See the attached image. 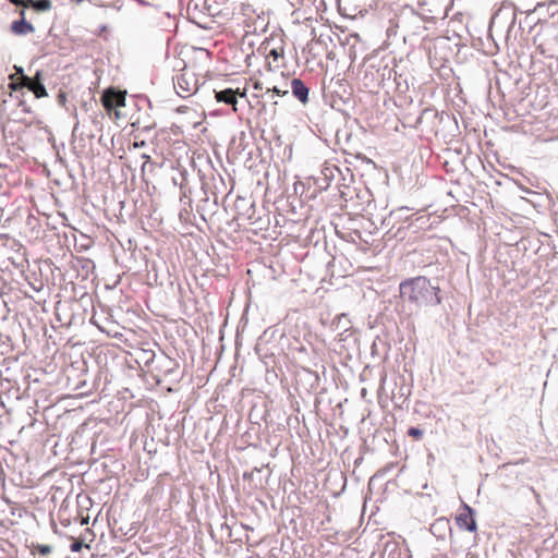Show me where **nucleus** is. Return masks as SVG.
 <instances>
[{
	"instance_id": "12",
	"label": "nucleus",
	"mask_w": 558,
	"mask_h": 558,
	"mask_svg": "<svg viewBox=\"0 0 558 558\" xmlns=\"http://www.w3.org/2000/svg\"><path fill=\"white\" fill-rule=\"evenodd\" d=\"M216 99L227 105L234 106L236 104V94L233 89L227 88L220 92H216Z\"/></svg>"
},
{
	"instance_id": "6",
	"label": "nucleus",
	"mask_w": 558,
	"mask_h": 558,
	"mask_svg": "<svg viewBox=\"0 0 558 558\" xmlns=\"http://www.w3.org/2000/svg\"><path fill=\"white\" fill-rule=\"evenodd\" d=\"M235 209L238 210V216L244 218L251 222H255L254 214H255V204L250 202L244 197H238L234 203Z\"/></svg>"
},
{
	"instance_id": "26",
	"label": "nucleus",
	"mask_w": 558,
	"mask_h": 558,
	"mask_svg": "<svg viewBox=\"0 0 558 558\" xmlns=\"http://www.w3.org/2000/svg\"><path fill=\"white\" fill-rule=\"evenodd\" d=\"M5 104H7V99H5V98H3V99L1 100V104H0V109H1V110H4V109H5Z\"/></svg>"
},
{
	"instance_id": "8",
	"label": "nucleus",
	"mask_w": 558,
	"mask_h": 558,
	"mask_svg": "<svg viewBox=\"0 0 558 558\" xmlns=\"http://www.w3.org/2000/svg\"><path fill=\"white\" fill-rule=\"evenodd\" d=\"M291 92L292 95L302 104L306 105L308 102L310 88L304 84V82L300 78H292L291 81Z\"/></svg>"
},
{
	"instance_id": "28",
	"label": "nucleus",
	"mask_w": 558,
	"mask_h": 558,
	"mask_svg": "<svg viewBox=\"0 0 558 558\" xmlns=\"http://www.w3.org/2000/svg\"><path fill=\"white\" fill-rule=\"evenodd\" d=\"M337 319L340 324L342 319H347V316L344 314H342V315L338 316Z\"/></svg>"
},
{
	"instance_id": "9",
	"label": "nucleus",
	"mask_w": 558,
	"mask_h": 558,
	"mask_svg": "<svg viewBox=\"0 0 558 558\" xmlns=\"http://www.w3.org/2000/svg\"><path fill=\"white\" fill-rule=\"evenodd\" d=\"M206 193V191H204ZM202 198L197 205V211L201 213L202 217L205 219L206 215H214L216 208L218 207V195L213 192V202L210 203L209 196Z\"/></svg>"
},
{
	"instance_id": "7",
	"label": "nucleus",
	"mask_w": 558,
	"mask_h": 558,
	"mask_svg": "<svg viewBox=\"0 0 558 558\" xmlns=\"http://www.w3.org/2000/svg\"><path fill=\"white\" fill-rule=\"evenodd\" d=\"M430 533L437 537L438 539H445L448 533L451 534L452 529L450 525V521L447 518H438L436 519L429 527Z\"/></svg>"
},
{
	"instance_id": "33",
	"label": "nucleus",
	"mask_w": 558,
	"mask_h": 558,
	"mask_svg": "<svg viewBox=\"0 0 558 558\" xmlns=\"http://www.w3.org/2000/svg\"><path fill=\"white\" fill-rule=\"evenodd\" d=\"M111 8H114V9H117V10H120V7L114 5V4H111Z\"/></svg>"
},
{
	"instance_id": "17",
	"label": "nucleus",
	"mask_w": 558,
	"mask_h": 558,
	"mask_svg": "<svg viewBox=\"0 0 558 558\" xmlns=\"http://www.w3.org/2000/svg\"><path fill=\"white\" fill-rule=\"evenodd\" d=\"M282 57V49L272 48L267 54V58H272L274 61H277Z\"/></svg>"
},
{
	"instance_id": "23",
	"label": "nucleus",
	"mask_w": 558,
	"mask_h": 558,
	"mask_svg": "<svg viewBox=\"0 0 558 558\" xmlns=\"http://www.w3.org/2000/svg\"><path fill=\"white\" fill-rule=\"evenodd\" d=\"M317 184H318L319 189H327L329 185V180L324 181L323 178H319L317 180Z\"/></svg>"
},
{
	"instance_id": "31",
	"label": "nucleus",
	"mask_w": 558,
	"mask_h": 558,
	"mask_svg": "<svg viewBox=\"0 0 558 558\" xmlns=\"http://www.w3.org/2000/svg\"><path fill=\"white\" fill-rule=\"evenodd\" d=\"M75 3L80 4L82 3L84 0H73Z\"/></svg>"
},
{
	"instance_id": "18",
	"label": "nucleus",
	"mask_w": 558,
	"mask_h": 558,
	"mask_svg": "<svg viewBox=\"0 0 558 558\" xmlns=\"http://www.w3.org/2000/svg\"><path fill=\"white\" fill-rule=\"evenodd\" d=\"M85 546V544L83 543V541L81 539H74L71 545H70V549L74 553H77L80 551L83 547Z\"/></svg>"
},
{
	"instance_id": "25",
	"label": "nucleus",
	"mask_w": 558,
	"mask_h": 558,
	"mask_svg": "<svg viewBox=\"0 0 558 558\" xmlns=\"http://www.w3.org/2000/svg\"><path fill=\"white\" fill-rule=\"evenodd\" d=\"M254 88L257 89V90H260L263 87H262V83L259 82H255L254 83Z\"/></svg>"
},
{
	"instance_id": "19",
	"label": "nucleus",
	"mask_w": 558,
	"mask_h": 558,
	"mask_svg": "<svg viewBox=\"0 0 558 558\" xmlns=\"http://www.w3.org/2000/svg\"><path fill=\"white\" fill-rule=\"evenodd\" d=\"M8 88L11 90L9 94L10 97L13 96V93H22L23 94V92L19 88L17 84L14 82H10L8 84Z\"/></svg>"
},
{
	"instance_id": "14",
	"label": "nucleus",
	"mask_w": 558,
	"mask_h": 558,
	"mask_svg": "<svg viewBox=\"0 0 558 558\" xmlns=\"http://www.w3.org/2000/svg\"><path fill=\"white\" fill-rule=\"evenodd\" d=\"M35 551L40 556H47L52 551V546L46 544H38L34 546Z\"/></svg>"
},
{
	"instance_id": "5",
	"label": "nucleus",
	"mask_w": 558,
	"mask_h": 558,
	"mask_svg": "<svg viewBox=\"0 0 558 558\" xmlns=\"http://www.w3.org/2000/svg\"><path fill=\"white\" fill-rule=\"evenodd\" d=\"M101 104L106 110L110 111L114 108L122 107L125 104L124 94L112 88L105 90L101 96Z\"/></svg>"
},
{
	"instance_id": "1",
	"label": "nucleus",
	"mask_w": 558,
	"mask_h": 558,
	"mask_svg": "<svg viewBox=\"0 0 558 558\" xmlns=\"http://www.w3.org/2000/svg\"><path fill=\"white\" fill-rule=\"evenodd\" d=\"M399 292L404 302H409L418 308L436 306L442 301L439 287L433 284L432 281L424 276H417L401 281Z\"/></svg>"
},
{
	"instance_id": "32",
	"label": "nucleus",
	"mask_w": 558,
	"mask_h": 558,
	"mask_svg": "<svg viewBox=\"0 0 558 558\" xmlns=\"http://www.w3.org/2000/svg\"><path fill=\"white\" fill-rule=\"evenodd\" d=\"M111 8H114V9H117V10H120V7L114 5V4H111Z\"/></svg>"
},
{
	"instance_id": "15",
	"label": "nucleus",
	"mask_w": 558,
	"mask_h": 558,
	"mask_svg": "<svg viewBox=\"0 0 558 558\" xmlns=\"http://www.w3.org/2000/svg\"><path fill=\"white\" fill-rule=\"evenodd\" d=\"M408 435L416 440H420L423 437V430L418 427H410L408 429Z\"/></svg>"
},
{
	"instance_id": "21",
	"label": "nucleus",
	"mask_w": 558,
	"mask_h": 558,
	"mask_svg": "<svg viewBox=\"0 0 558 558\" xmlns=\"http://www.w3.org/2000/svg\"><path fill=\"white\" fill-rule=\"evenodd\" d=\"M11 2L17 7H29L27 0H11Z\"/></svg>"
},
{
	"instance_id": "2",
	"label": "nucleus",
	"mask_w": 558,
	"mask_h": 558,
	"mask_svg": "<svg viewBox=\"0 0 558 558\" xmlns=\"http://www.w3.org/2000/svg\"><path fill=\"white\" fill-rule=\"evenodd\" d=\"M145 354L149 355V359L145 361V366L149 367L150 372H157L155 375L157 381H160V376L169 377L179 368V363L163 352L158 355L155 352H146Z\"/></svg>"
},
{
	"instance_id": "11",
	"label": "nucleus",
	"mask_w": 558,
	"mask_h": 558,
	"mask_svg": "<svg viewBox=\"0 0 558 558\" xmlns=\"http://www.w3.org/2000/svg\"><path fill=\"white\" fill-rule=\"evenodd\" d=\"M27 88L35 95L36 98L46 97L48 95L45 85L40 81L39 72H37L33 78L27 77Z\"/></svg>"
},
{
	"instance_id": "16",
	"label": "nucleus",
	"mask_w": 558,
	"mask_h": 558,
	"mask_svg": "<svg viewBox=\"0 0 558 558\" xmlns=\"http://www.w3.org/2000/svg\"><path fill=\"white\" fill-rule=\"evenodd\" d=\"M270 93L274 94V95L283 97V96H287L289 94V90L288 89H280L277 86H274L272 88H267L266 95H268Z\"/></svg>"
},
{
	"instance_id": "10",
	"label": "nucleus",
	"mask_w": 558,
	"mask_h": 558,
	"mask_svg": "<svg viewBox=\"0 0 558 558\" xmlns=\"http://www.w3.org/2000/svg\"><path fill=\"white\" fill-rule=\"evenodd\" d=\"M24 15H25V12H24V10H22L21 11L22 19L17 20V21H14L11 24V32L13 34L23 36V35H27L29 33H33L35 31V27L33 26V24L27 22L25 20Z\"/></svg>"
},
{
	"instance_id": "13",
	"label": "nucleus",
	"mask_w": 558,
	"mask_h": 558,
	"mask_svg": "<svg viewBox=\"0 0 558 558\" xmlns=\"http://www.w3.org/2000/svg\"><path fill=\"white\" fill-rule=\"evenodd\" d=\"M29 7L38 12L49 11L52 7L51 0H27Z\"/></svg>"
},
{
	"instance_id": "22",
	"label": "nucleus",
	"mask_w": 558,
	"mask_h": 558,
	"mask_svg": "<svg viewBox=\"0 0 558 558\" xmlns=\"http://www.w3.org/2000/svg\"><path fill=\"white\" fill-rule=\"evenodd\" d=\"M548 8L553 10L551 15H554L556 12H558V2L557 1H550L548 3Z\"/></svg>"
},
{
	"instance_id": "4",
	"label": "nucleus",
	"mask_w": 558,
	"mask_h": 558,
	"mask_svg": "<svg viewBox=\"0 0 558 558\" xmlns=\"http://www.w3.org/2000/svg\"><path fill=\"white\" fill-rule=\"evenodd\" d=\"M456 521L460 529L469 532H475L477 530V524L474 519V510L465 502L462 504V511L458 514Z\"/></svg>"
},
{
	"instance_id": "27",
	"label": "nucleus",
	"mask_w": 558,
	"mask_h": 558,
	"mask_svg": "<svg viewBox=\"0 0 558 558\" xmlns=\"http://www.w3.org/2000/svg\"><path fill=\"white\" fill-rule=\"evenodd\" d=\"M137 3H140L141 5H148V2H146L145 0H135Z\"/></svg>"
},
{
	"instance_id": "30",
	"label": "nucleus",
	"mask_w": 558,
	"mask_h": 558,
	"mask_svg": "<svg viewBox=\"0 0 558 558\" xmlns=\"http://www.w3.org/2000/svg\"><path fill=\"white\" fill-rule=\"evenodd\" d=\"M543 7H544V4H543V3H537V5L535 7V9H534V10L536 11V10H538V9L543 8Z\"/></svg>"
},
{
	"instance_id": "24",
	"label": "nucleus",
	"mask_w": 558,
	"mask_h": 558,
	"mask_svg": "<svg viewBox=\"0 0 558 558\" xmlns=\"http://www.w3.org/2000/svg\"><path fill=\"white\" fill-rule=\"evenodd\" d=\"M82 267H83L84 269L88 270L89 268H93V267H94V264H93V262H92V260H89V259H85V260H83V265H82Z\"/></svg>"
},
{
	"instance_id": "3",
	"label": "nucleus",
	"mask_w": 558,
	"mask_h": 558,
	"mask_svg": "<svg viewBox=\"0 0 558 558\" xmlns=\"http://www.w3.org/2000/svg\"><path fill=\"white\" fill-rule=\"evenodd\" d=\"M173 86L180 97L187 98L197 90V80L193 73L183 71L174 77Z\"/></svg>"
},
{
	"instance_id": "20",
	"label": "nucleus",
	"mask_w": 558,
	"mask_h": 558,
	"mask_svg": "<svg viewBox=\"0 0 558 558\" xmlns=\"http://www.w3.org/2000/svg\"><path fill=\"white\" fill-rule=\"evenodd\" d=\"M332 171H333V169L332 168H328V167L323 169V171H322V174L324 175L323 180L324 181L329 180V178L333 175Z\"/></svg>"
},
{
	"instance_id": "34",
	"label": "nucleus",
	"mask_w": 558,
	"mask_h": 558,
	"mask_svg": "<svg viewBox=\"0 0 558 558\" xmlns=\"http://www.w3.org/2000/svg\"><path fill=\"white\" fill-rule=\"evenodd\" d=\"M111 8H114V9H117V10H120V7L114 5V4H111Z\"/></svg>"
},
{
	"instance_id": "29",
	"label": "nucleus",
	"mask_w": 558,
	"mask_h": 558,
	"mask_svg": "<svg viewBox=\"0 0 558 558\" xmlns=\"http://www.w3.org/2000/svg\"><path fill=\"white\" fill-rule=\"evenodd\" d=\"M146 352H147V351H144V352H143V356H142V360H143L144 362H145L147 359H149V355H146V354H145Z\"/></svg>"
}]
</instances>
